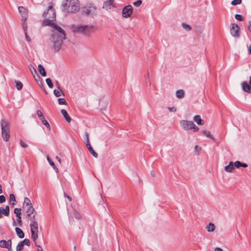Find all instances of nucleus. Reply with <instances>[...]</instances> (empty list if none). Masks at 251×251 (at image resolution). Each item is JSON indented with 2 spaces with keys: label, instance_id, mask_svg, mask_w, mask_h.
<instances>
[{
  "label": "nucleus",
  "instance_id": "1",
  "mask_svg": "<svg viewBox=\"0 0 251 251\" xmlns=\"http://www.w3.org/2000/svg\"><path fill=\"white\" fill-rule=\"evenodd\" d=\"M43 16L45 19L43 24L51 26L55 29L51 35V48L54 51H57L61 49L63 40L66 39L65 31L60 26L53 23L56 19V13L52 5L49 6Z\"/></svg>",
  "mask_w": 251,
  "mask_h": 251
},
{
  "label": "nucleus",
  "instance_id": "2",
  "mask_svg": "<svg viewBox=\"0 0 251 251\" xmlns=\"http://www.w3.org/2000/svg\"><path fill=\"white\" fill-rule=\"evenodd\" d=\"M80 9L78 0H65L62 4V10L66 13H75Z\"/></svg>",
  "mask_w": 251,
  "mask_h": 251
},
{
  "label": "nucleus",
  "instance_id": "3",
  "mask_svg": "<svg viewBox=\"0 0 251 251\" xmlns=\"http://www.w3.org/2000/svg\"><path fill=\"white\" fill-rule=\"evenodd\" d=\"M72 29L73 32L75 33H81L85 36H90L95 30L94 25H73Z\"/></svg>",
  "mask_w": 251,
  "mask_h": 251
},
{
  "label": "nucleus",
  "instance_id": "4",
  "mask_svg": "<svg viewBox=\"0 0 251 251\" xmlns=\"http://www.w3.org/2000/svg\"><path fill=\"white\" fill-rule=\"evenodd\" d=\"M181 127L186 130L193 129L194 132L198 131L199 128L192 121L181 120L180 121Z\"/></svg>",
  "mask_w": 251,
  "mask_h": 251
},
{
  "label": "nucleus",
  "instance_id": "5",
  "mask_svg": "<svg viewBox=\"0 0 251 251\" xmlns=\"http://www.w3.org/2000/svg\"><path fill=\"white\" fill-rule=\"evenodd\" d=\"M31 238L36 244V241L38 237V224L36 221L32 220L30 224Z\"/></svg>",
  "mask_w": 251,
  "mask_h": 251
},
{
  "label": "nucleus",
  "instance_id": "6",
  "mask_svg": "<svg viewBox=\"0 0 251 251\" xmlns=\"http://www.w3.org/2000/svg\"><path fill=\"white\" fill-rule=\"evenodd\" d=\"M230 33L232 36L236 38L240 37V28L238 25L236 24H231L230 25Z\"/></svg>",
  "mask_w": 251,
  "mask_h": 251
},
{
  "label": "nucleus",
  "instance_id": "7",
  "mask_svg": "<svg viewBox=\"0 0 251 251\" xmlns=\"http://www.w3.org/2000/svg\"><path fill=\"white\" fill-rule=\"evenodd\" d=\"M132 7L130 5L125 6L123 9V16L125 18L130 17L132 13Z\"/></svg>",
  "mask_w": 251,
  "mask_h": 251
},
{
  "label": "nucleus",
  "instance_id": "8",
  "mask_svg": "<svg viewBox=\"0 0 251 251\" xmlns=\"http://www.w3.org/2000/svg\"><path fill=\"white\" fill-rule=\"evenodd\" d=\"M96 11V7L93 5H89L87 7L84 8L82 13L87 15H91L93 14Z\"/></svg>",
  "mask_w": 251,
  "mask_h": 251
},
{
  "label": "nucleus",
  "instance_id": "9",
  "mask_svg": "<svg viewBox=\"0 0 251 251\" xmlns=\"http://www.w3.org/2000/svg\"><path fill=\"white\" fill-rule=\"evenodd\" d=\"M19 12L22 16L23 19L27 20L28 17V10L23 6H19L18 8Z\"/></svg>",
  "mask_w": 251,
  "mask_h": 251
},
{
  "label": "nucleus",
  "instance_id": "10",
  "mask_svg": "<svg viewBox=\"0 0 251 251\" xmlns=\"http://www.w3.org/2000/svg\"><path fill=\"white\" fill-rule=\"evenodd\" d=\"M1 130H10V123L7 120L2 119L0 122Z\"/></svg>",
  "mask_w": 251,
  "mask_h": 251
},
{
  "label": "nucleus",
  "instance_id": "11",
  "mask_svg": "<svg viewBox=\"0 0 251 251\" xmlns=\"http://www.w3.org/2000/svg\"><path fill=\"white\" fill-rule=\"evenodd\" d=\"M10 130H1V136L4 141H8L10 138Z\"/></svg>",
  "mask_w": 251,
  "mask_h": 251
},
{
  "label": "nucleus",
  "instance_id": "12",
  "mask_svg": "<svg viewBox=\"0 0 251 251\" xmlns=\"http://www.w3.org/2000/svg\"><path fill=\"white\" fill-rule=\"evenodd\" d=\"M242 87L244 91L247 93H251V86L246 81L242 83Z\"/></svg>",
  "mask_w": 251,
  "mask_h": 251
},
{
  "label": "nucleus",
  "instance_id": "13",
  "mask_svg": "<svg viewBox=\"0 0 251 251\" xmlns=\"http://www.w3.org/2000/svg\"><path fill=\"white\" fill-rule=\"evenodd\" d=\"M86 146L87 148H88V150L90 151V152L92 154V155L96 157L97 158L98 156V153H96L93 150V148L92 147L90 142H86Z\"/></svg>",
  "mask_w": 251,
  "mask_h": 251
},
{
  "label": "nucleus",
  "instance_id": "14",
  "mask_svg": "<svg viewBox=\"0 0 251 251\" xmlns=\"http://www.w3.org/2000/svg\"><path fill=\"white\" fill-rule=\"evenodd\" d=\"M25 210V212L28 217L31 216L33 213L36 212L32 206L23 208Z\"/></svg>",
  "mask_w": 251,
  "mask_h": 251
},
{
  "label": "nucleus",
  "instance_id": "15",
  "mask_svg": "<svg viewBox=\"0 0 251 251\" xmlns=\"http://www.w3.org/2000/svg\"><path fill=\"white\" fill-rule=\"evenodd\" d=\"M114 0H107L104 2L102 8L108 10L111 9V6Z\"/></svg>",
  "mask_w": 251,
  "mask_h": 251
},
{
  "label": "nucleus",
  "instance_id": "16",
  "mask_svg": "<svg viewBox=\"0 0 251 251\" xmlns=\"http://www.w3.org/2000/svg\"><path fill=\"white\" fill-rule=\"evenodd\" d=\"M194 121L199 126L203 125L204 123V121L201 119L199 115H195L193 118Z\"/></svg>",
  "mask_w": 251,
  "mask_h": 251
},
{
  "label": "nucleus",
  "instance_id": "17",
  "mask_svg": "<svg viewBox=\"0 0 251 251\" xmlns=\"http://www.w3.org/2000/svg\"><path fill=\"white\" fill-rule=\"evenodd\" d=\"M234 166L233 162L230 161L229 164L225 167V170L226 172L231 173L234 170Z\"/></svg>",
  "mask_w": 251,
  "mask_h": 251
},
{
  "label": "nucleus",
  "instance_id": "18",
  "mask_svg": "<svg viewBox=\"0 0 251 251\" xmlns=\"http://www.w3.org/2000/svg\"><path fill=\"white\" fill-rule=\"evenodd\" d=\"M61 113L62 114V115L63 116V117H64V119L66 120V121L68 123H70L71 121V118L69 116L67 111L65 109H62L61 110Z\"/></svg>",
  "mask_w": 251,
  "mask_h": 251
},
{
  "label": "nucleus",
  "instance_id": "19",
  "mask_svg": "<svg viewBox=\"0 0 251 251\" xmlns=\"http://www.w3.org/2000/svg\"><path fill=\"white\" fill-rule=\"evenodd\" d=\"M15 231L17 233V235L20 238H24L25 236V234L22 230L19 227H16Z\"/></svg>",
  "mask_w": 251,
  "mask_h": 251
},
{
  "label": "nucleus",
  "instance_id": "20",
  "mask_svg": "<svg viewBox=\"0 0 251 251\" xmlns=\"http://www.w3.org/2000/svg\"><path fill=\"white\" fill-rule=\"evenodd\" d=\"M38 70L41 75H42L43 76H46V72L42 65H41V64L38 65Z\"/></svg>",
  "mask_w": 251,
  "mask_h": 251
},
{
  "label": "nucleus",
  "instance_id": "21",
  "mask_svg": "<svg viewBox=\"0 0 251 251\" xmlns=\"http://www.w3.org/2000/svg\"><path fill=\"white\" fill-rule=\"evenodd\" d=\"M29 70L31 72V73L32 74L33 76L34 77H35V75L38 77H40V76H39L38 74H37V72L36 70V69H35V68L32 65H30L29 66Z\"/></svg>",
  "mask_w": 251,
  "mask_h": 251
},
{
  "label": "nucleus",
  "instance_id": "22",
  "mask_svg": "<svg viewBox=\"0 0 251 251\" xmlns=\"http://www.w3.org/2000/svg\"><path fill=\"white\" fill-rule=\"evenodd\" d=\"M30 206H32L30 200L28 198H25L23 203V207L26 208Z\"/></svg>",
  "mask_w": 251,
  "mask_h": 251
},
{
  "label": "nucleus",
  "instance_id": "23",
  "mask_svg": "<svg viewBox=\"0 0 251 251\" xmlns=\"http://www.w3.org/2000/svg\"><path fill=\"white\" fill-rule=\"evenodd\" d=\"M215 226L214 224L210 223L206 226V229L208 232H213L215 230Z\"/></svg>",
  "mask_w": 251,
  "mask_h": 251
},
{
  "label": "nucleus",
  "instance_id": "24",
  "mask_svg": "<svg viewBox=\"0 0 251 251\" xmlns=\"http://www.w3.org/2000/svg\"><path fill=\"white\" fill-rule=\"evenodd\" d=\"M47 160L49 162V163L50 164V165L51 166H52L53 169L55 170V172L56 173H58V169L55 166V165L54 163H53V162L50 159V158L49 156L47 157Z\"/></svg>",
  "mask_w": 251,
  "mask_h": 251
},
{
  "label": "nucleus",
  "instance_id": "25",
  "mask_svg": "<svg viewBox=\"0 0 251 251\" xmlns=\"http://www.w3.org/2000/svg\"><path fill=\"white\" fill-rule=\"evenodd\" d=\"M184 92L183 90H179L176 92V96L179 99H181L184 97Z\"/></svg>",
  "mask_w": 251,
  "mask_h": 251
},
{
  "label": "nucleus",
  "instance_id": "26",
  "mask_svg": "<svg viewBox=\"0 0 251 251\" xmlns=\"http://www.w3.org/2000/svg\"><path fill=\"white\" fill-rule=\"evenodd\" d=\"M0 247L3 248H6L8 249L6 241L2 240L0 241Z\"/></svg>",
  "mask_w": 251,
  "mask_h": 251
},
{
  "label": "nucleus",
  "instance_id": "27",
  "mask_svg": "<svg viewBox=\"0 0 251 251\" xmlns=\"http://www.w3.org/2000/svg\"><path fill=\"white\" fill-rule=\"evenodd\" d=\"M16 87L17 90H21L23 88V84L21 82L18 81H15Z\"/></svg>",
  "mask_w": 251,
  "mask_h": 251
},
{
  "label": "nucleus",
  "instance_id": "28",
  "mask_svg": "<svg viewBox=\"0 0 251 251\" xmlns=\"http://www.w3.org/2000/svg\"><path fill=\"white\" fill-rule=\"evenodd\" d=\"M182 26L184 29H185L187 31H189L192 29L191 27L189 25H187L185 23H182Z\"/></svg>",
  "mask_w": 251,
  "mask_h": 251
},
{
  "label": "nucleus",
  "instance_id": "29",
  "mask_svg": "<svg viewBox=\"0 0 251 251\" xmlns=\"http://www.w3.org/2000/svg\"><path fill=\"white\" fill-rule=\"evenodd\" d=\"M46 81L49 87L50 88H52L53 85L52 83L51 79L50 78H48L46 79Z\"/></svg>",
  "mask_w": 251,
  "mask_h": 251
},
{
  "label": "nucleus",
  "instance_id": "30",
  "mask_svg": "<svg viewBox=\"0 0 251 251\" xmlns=\"http://www.w3.org/2000/svg\"><path fill=\"white\" fill-rule=\"evenodd\" d=\"M1 214H3L6 216H8V213L6 212V211H5L4 208L3 207L0 208V219L2 218V217Z\"/></svg>",
  "mask_w": 251,
  "mask_h": 251
},
{
  "label": "nucleus",
  "instance_id": "31",
  "mask_svg": "<svg viewBox=\"0 0 251 251\" xmlns=\"http://www.w3.org/2000/svg\"><path fill=\"white\" fill-rule=\"evenodd\" d=\"M24 245L23 244V243L20 242L17 246L16 251H22L24 248Z\"/></svg>",
  "mask_w": 251,
  "mask_h": 251
},
{
  "label": "nucleus",
  "instance_id": "32",
  "mask_svg": "<svg viewBox=\"0 0 251 251\" xmlns=\"http://www.w3.org/2000/svg\"><path fill=\"white\" fill-rule=\"evenodd\" d=\"M58 103L60 105H62V104L66 105L67 104L66 101L63 98H59V99H58Z\"/></svg>",
  "mask_w": 251,
  "mask_h": 251
},
{
  "label": "nucleus",
  "instance_id": "33",
  "mask_svg": "<svg viewBox=\"0 0 251 251\" xmlns=\"http://www.w3.org/2000/svg\"><path fill=\"white\" fill-rule=\"evenodd\" d=\"M42 123L43 125H44L47 128L49 129V130H50V125L49 124V123H48V122L47 121V120H43L42 121Z\"/></svg>",
  "mask_w": 251,
  "mask_h": 251
},
{
  "label": "nucleus",
  "instance_id": "34",
  "mask_svg": "<svg viewBox=\"0 0 251 251\" xmlns=\"http://www.w3.org/2000/svg\"><path fill=\"white\" fill-rule=\"evenodd\" d=\"M37 114L39 119L42 121L44 118V116L43 115L42 112L40 110H38L37 111Z\"/></svg>",
  "mask_w": 251,
  "mask_h": 251
},
{
  "label": "nucleus",
  "instance_id": "35",
  "mask_svg": "<svg viewBox=\"0 0 251 251\" xmlns=\"http://www.w3.org/2000/svg\"><path fill=\"white\" fill-rule=\"evenodd\" d=\"M7 242V247H8V251H12V241L11 240H8L7 241H6Z\"/></svg>",
  "mask_w": 251,
  "mask_h": 251
},
{
  "label": "nucleus",
  "instance_id": "36",
  "mask_svg": "<svg viewBox=\"0 0 251 251\" xmlns=\"http://www.w3.org/2000/svg\"><path fill=\"white\" fill-rule=\"evenodd\" d=\"M24 245H26L29 246L30 244V240L28 239H25L23 241H21Z\"/></svg>",
  "mask_w": 251,
  "mask_h": 251
},
{
  "label": "nucleus",
  "instance_id": "37",
  "mask_svg": "<svg viewBox=\"0 0 251 251\" xmlns=\"http://www.w3.org/2000/svg\"><path fill=\"white\" fill-rule=\"evenodd\" d=\"M14 212L16 215V216L21 215V209L16 208L14 209Z\"/></svg>",
  "mask_w": 251,
  "mask_h": 251
},
{
  "label": "nucleus",
  "instance_id": "38",
  "mask_svg": "<svg viewBox=\"0 0 251 251\" xmlns=\"http://www.w3.org/2000/svg\"><path fill=\"white\" fill-rule=\"evenodd\" d=\"M242 0H233L231 1V4L233 5H236L241 4Z\"/></svg>",
  "mask_w": 251,
  "mask_h": 251
},
{
  "label": "nucleus",
  "instance_id": "39",
  "mask_svg": "<svg viewBox=\"0 0 251 251\" xmlns=\"http://www.w3.org/2000/svg\"><path fill=\"white\" fill-rule=\"evenodd\" d=\"M202 133L204 135L206 136L207 137L212 139V137L211 135L210 132L209 131H208L207 130H203Z\"/></svg>",
  "mask_w": 251,
  "mask_h": 251
},
{
  "label": "nucleus",
  "instance_id": "40",
  "mask_svg": "<svg viewBox=\"0 0 251 251\" xmlns=\"http://www.w3.org/2000/svg\"><path fill=\"white\" fill-rule=\"evenodd\" d=\"M235 18L237 20L239 21H243L244 20V18L242 17V15H241L240 14H236L235 15Z\"/></svg>",
  "mask_w": 251,
  "mask_h": 251
},
{
  "label": "nucleus",
  "instance_id": "41",
  "mask_svg": "<svg viewBox=\"0 0 251 251\" xmlns=\"http://www.w3.org/2000/svg\"><path fill=\"white\" fill-rule=\"evenodd\" d=\"M74 216L75 217V218L78 219H79L81 218L80 214L76 210L74 211Z\"/></svg>",
  "mask_w": 251,
  "mask_h": 251
},
{
  "label": "nucleus",
  "instance_id": "42",
  "mask_svg": "<svg viewBox=\"0 0 251 251\" xmlns=\"http://www.w3.org/2000/svg\"><path fill=\"white\" fill-rule=\"evenodd\" d=\"M234 166L237 168H239L241 167V162L239 161H236L233 163Z\"/></svg>",
  "mask_w": 251,
  "mask_h": 251
},
{
  "label": "nucleus",
  "instance_id": "43",
  "mask_svg": "<svg viewBox=\"0 0 251 251\" xmlns=\"http://www.w3.org/2000/svg\"><path fill=\"white\" fill-rule=\"evenodd\" d=\"M142 3L141 0H138L133 3V5L136 7H139L141 5Z\"/></svg>",
  "mask_w": 251,
  "mask_h": 251
},
{
  "label": "nucleus",
  "instance_id": "44",
  "mask_svg": "<svg viewBox=\"0 0 251 251\" xmlns=\"http://www.w3.org/2000/svg\"><path fill=\"white\" fill-rule=\"evenodd\" d=\"M17 221L19 223V226H22V218L21 217V215L17 216Z\"/></svg>",
  "mask_w": 251,
  "mask_h": 251
},
{
  "label": "nucleus",
  "instance_id": "45",
  "mask_svg": "<svg viewBox=\"0 0 251 251\" xmlns=\"http://www.w3.org/2000/svg\"><path fill=\"white\" fill-rule=\"evenodd\" d=\"M37 214L36 211L32 214V215L31 216L28 217L29 218V220L30 221V222H31L32 220L35 221V216Z\"/></svg>",
  "mask_w": 251,
  "mask_h": 251
},
{
  "label": "nucleus",
  "instance_id": "46",
  "mask_svg": "<svg viewBox=\"0 0 251 251\" xmlns=\"http://www.w3.org/2000/svg\"><path fill=\"white\" fill-rule=\"evenodd\" d=\"M53 93H54V95L56 97H59L61 96V94H60V92L57 90H54L53 91Z\"/></svg>",
  "mask_w": 251,
  "mask_h": 251
},
{
  "label": "nucleus",
  "instance_id": "47",
  "mask_svg": "<svg viewBox=\"0 0 251 251\" xmlns=\"http://www.w3.org/2000/svg\"><path fill=\"white\" fill-rule=\"evenodd\" d=\"M20 144L22 148H25L28 147L27 145L22 140H20Z\"/></svg>",
  "mask_w": 251,
  "mask_h": 251
},
{
  "label": "nucleus",
  "instance_id": "48",
  "mask_svg": "<svg viewBox=\"0 0 251 251\" xmlns=\"http://www.w3.org/2000/svg\"><path fill=\"white\" fill-rule=\"evenodd\" d=\"M9 199L10 201H16L15 197L13 194H11L9 196Z\"/></svg>",
  "mask_w": 251,
  "mask_h": 251
},
{
  "label": "nucleus",
  "instance_id": "49",
  "mask_svg": "<svg viewBox=\"0 0 251 251\" xmlns=\"http://www.w3.org/2000/svg\"><path fill=\"white\" fill-rule=\"evenodd\" d=\"M5 201V197L4 196H3V195H0V203H3Z\"/></svg>",
  "mask_w": 251,
  "mask_h": 251
},
{
  "label": "nucleus",
  "instance_id": "50",
  "mask_svg": "<svg viewBox=\"0 0 251 251\" xmlns=\"http://www.w3.org/2000/svg\"><path fill=\"white\" fill-rule=\"evenodd\" d=\"M26 20H25V19H23L22 20V25L23 27L27 25L26 24Z\"/></svg>",
  "mask_w": 251,
  "mask_h": 251
},
{
  "label": "nucleus",
  "instance_id": "51",
  "mask_svg": "<svg viewBox=\"0 0 251 251\" xmlns=\"http://www.w3.org/2000/svg\"><path fill=\"white\" fill-rule=\"evenodd\" d=\"M168 109L170 112H175L176 111V109L174 107H168Z\"/></svg>",
  "mask_w": 251,
  "mask_h": 251
},
{
  "label": "nucleus",
  "instance_id": "52",
  "mask_svg": "<svg viewBox=\"0 0 251 251\" xmlns=\"http://www.w3.org/2000/svg\"><path fill=\"white\" fill-rule=\"evenodd\" d=\"M64 196L65 198H67L70 201H72V198L70 196L67 195L65 192H64Z\"/></svg>",
  "mask_w": 251,
  "mask_h": 251
},
{
  "label": "nucleus",
  "instance_id": "53",
  "mask_svg": "<svg viewBox=\"0 0 251 251\" xmlns=\"http://www.w3.org/2000/svg\"><path fill=\"white\" fill-rule=\"evenodd\" d=\"M25 34L26 40L28 42L30 41H31V39H30V37L27 35V32L25 33Z\"/></svg>",
  "mask_w": 251,
  "mask_h": 251
},
{
  "label": "nucleus",
  "instance_id": "54",
  "mask_svg": "<svg viewBox=\"0 0 251 251\" xmlns=\"http://www.w3.org/2000/svg\"><path fill=\"white\" fill-rule=\"evenodd\" d=\"M4 209H5V211H6V212L8 213V216L9 215V210H10L9 206L7 205L5 207V208H4Z\"/></svg>",
  "mask_w": 251,
  "mask_h": 251
},
{
  "label": "nucleus",
  "instance_id": "55",
  "mask_svg": "<svg viewBox=\"0 0 251 251\" xmlns=\"http://www.w3.org/2000/svg\"><path fill=\"white\" fill-rule=\"evenodd\" d=\"M85 135L86 137V142H90L89 139V133H88V132H85Z\"/></svg>",
  "mask_w": 251,
  "mask_h": 251
},
{
  "label": "nucleus",
  "instance_id": "56",
  "mask_svg": "<svg viewBox=\"0 0 251 251\" xmlns=\"http://www.w3.org/2000/svg\"><path fill=\"white\" fill-rule=\"evenodd\" d=\"M195 149L196 151H200L201 150V148L200 147H199L197 145L195 146Z\"/></svg>",
  "mask_w": 251,
  "mask_h": 251
},
{
  "label": "nucleus",
  "instance_id": "57",
  "mask_svg": "<svg viewBox=\"0 0 251 251\" xmlns=\"http://www.w3.org/2000/svg\"><path fill=\"white\" fill-rule=\"evenodd\" d=\"M241 167L243 168H247L248 167V165L245 163L241 162Z\"/></svg>",
  "mask_w": 251,
  "mask_h": 251
},
{
  "label": "nucleus",
  "instance_id": "58",
  "mask_svg": "<svg viewBox=\"0 0 251 251\" xmlns=\"http://www.w3.org/2000/svg\"><path fill=\"white\" fill-rule=\"evenodd\" d=\"M35 245L36 246H37L38 248V251H43V249H42V248L40 246L37 245L36 243V244H35Z\"/></svg>",
  "mask_w": 251,
  "mask_h": 251
},
{
  "label": "nucleus",
  "instance_id": "59",
  "mask_svg": "<svg viewBox=\"0 0 251 251\" xmlns=\"http://www.w3.org/2000/svg\"><path fill=\"white\" fill-rule=\"evenodd\" d=\"M248 29L251 32V22H249Z\"/></svg>",
  "mask_w": 251,
  "mask_h": 251
},
{
  "label": "nucleus",
  "instance_id": "60",
  "mask_svg": "<svg viewBox=\"0 0 251 251\" xmlns=\"http://www.w3.org/2000/svg\"><path fill=\"white\" fill-rule=\"evenodd\" d=\"M23 29H24V33L27 32V25L23 27Z\"/></svg>",
  "mask_w": 251,
  "mask_h": 251
},
{
  "label": "nucleus",
  "instance_id": "61",
  "mask_svg": "<svg viewBox=\"0 0 251 251\" xmlns=\"http://www.w3.org/2000/svg\"><path fill=\"white\" fill-rule=\"evenodd\" d=\"M215 251H223V250L220 248H216L215 249Z\"/></svg>",
  "mask_w": 251,
  "mask_h": 251
},
{
  "label": "nucleus",
  "instance_id": "62",
  "mask_svg": "<svg viewBox=\"0 0 251 251\" xmlns=\"http://www.w3.org/2000/svg\"><path fill=\"white\" fill-rule=\"evenodd\" d=\"M56 159L60 163L61 162V159L57 156L55 157Z\"/></svg>",
  "mask_w": 251,
  "mask_h": 251
},
{
  "label": "nucleus",
  "instance_id": "63",
  "mask_svg": "<svg viewBox=\"0 0 251 251\" xmlns=\"http://www.w3.org/2000/svg\"><path fill=\"white\" fill-rule=\"evenodd\" d=\"M57 86L58 89L59 90H60V91H61L62 92H63V91H62V89L60 88V86L58 85V82H57Z\"/></svg>",
  "mask_w": 251,
  "mask_h": 251
},
{
  "label": "nucleus",
  "instance_id": "64",
  "mask_svg": "<svg viewBox=\"0 0 251 251\" xmlns=\"http://www.w3.org/2000/svg\"><path fill=\"white\" fill-rule=\"evenodd\" d=\"M249 52L250 54H251V45L250 46V47L249 48Z\"/></svg>",
  "mask_w": 251,
  "mask_h": 251
}]
</instances>
